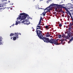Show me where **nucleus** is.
Listing matches in <instances>:
<instances>
[{
  "mask_svg": "<svg viewBox=\"0 0 73 73\" xmlns=\"http://www.w3.org/2000/svg\"><path fill=\"white\" fill-rule=\"evenodd\" d=\"M36 34L38 37L41 39V40H42L44 41V42L48 43L50 42L51 44H54L56 45H58V43L57 42L58 39H53L52 38H51L50 40L48 38L45 37L44 36H43L42 35V31H40V30H36Z\"/></svg>",
  "mask_w": 73,
  "mask_h": 73,
  "instance_id": "f257e3e1",
  "label": "nucleus"
},
{
  "mask_svg": "<svg viewBox=\"0 0 73 73\" xmlns=\"http://www.w3.org/2000/svg\"><path fill=\"white\" fill-rule=\"evenodd\" d=\"M52 6H55V7H62L63 8H66V7L64 6H62L61 5L56 4H51L49 6L46 8V9L44 10V11L46 10H48V9H49V8H50V7H52Z\"/></svg>",
  "mask_w": 73,
  "mask_h": 73,
  "instance_id": "f03ea898",
  "label": "nucleus"
},
{
  "mask_svg": "<svg viewBox=\"0 0 73 73\" xmlns=\"http://www.w3.org/2000/svg\"><path fill=\"white\" fill-rule=\"evenodd\" d=\"M28 16V15L27 14H25L23 15H22V16H20L19 17L17 18V20H20V19H21V20H24L25 19H26L27 18V17Z\"/></svg>",
  "mask_w": 73,
  "mask_h": 73,
  "instance_id": "7ed1b4c3",
  "label": "nucleus"
},
{
  "mask_svg": "<svg viewBox=\"0 0 73 73\" xmlns=\"http://www.w3.org/2000/svg\"><path fill=\"white\" fill-rule=\"evenodd\" d=\"M14 35H15V36H16L13 37V40L14 41L16 40L17 38H18L19 37V33H15Z\"/></svg>",
  "mask_w": 73,
  "mask_h": 73,
  "instance_id": "20e7f679",
  "label": "nucleus"
},
{
  "mask_svg": "<svg viewBox=\"0 0 73 73\" xmlns=\"http://www.w3.org/2000/svg\"><path fill=\"white\" fill-rule=\"evenodd\" d=\"M67 38H69V39L70 37H71L72 33H71V31H67Z\"/></svg>",
  "mask_w": 73,
  "mask_h": 73,
  "instance_id": "39448f33",
  "label": "nucleus"
},
{
  "mask_svg": "<svg viewBox=\"0 0 73 73\" xmlns=\"http://www.w3.org/2000/svg\"><path fill=\"white\" fill-rule=\"evenodd\" d=\"M57 8L58 9V12H62V13H65V12L62 11V7L59 6V7H57Z\"/></svg>",
  "mask_w": 73,
  "mask_h": 73,
  "instance_id": "423d86ee",
  "label": "nucleus"
},
{
  "mask_svg": "<svg viewBox=\"0 0 73 73\" xmlns=\"http://www.w3.org/2000/svg\"><path fill=\"white\" fill-rule=\"evenodd\" d=\"M66 7L68 9H73V7L70 6H68L66 5Z\"/></svg>",
  "mask_w": 73,
  "mask_h": 73,
  "instance_id": "0eeeda50",
  "label": "nucleus"
},
{
  "mask_svg": "<svg viewBox=\"0 0 73 73\" xmlns=\"http://www.w3.org/2000/svg\"><path fill=\"white\" fill-rule=\"evenodd\" d=\"M68 27H69L68 28V31H71V29L72 28V26L70 25H68Z\"/></svg>",
  "mask_w": 73,
  "mask_h": 73,
  "instance_id": "6e6552de",
  "label": "nucleus"
},
{
  "mask_svg": "<svg viewBox=\"0 0 73 73\" xmlns=\"http://www.w3.org/2000/svg\"><path fill=\"white\" fill-rule=\"evenodd\" d=\"M41 29V26L40 25H37L36 26V30Z\"/></svg>",
  "mask_w": 73,
  "mask_h": 73,
  "instance_id": "1a4fd4ad",
  "label": "nucleus"
},
{
  "mask_svg": "<svg viewBox=\"0 0 73 73\" xmlns=\"http://www.w3.org/2000/svg\"><path fill=\"white\" fill-rule=\"evenodd\" d=\"M67 5H68V6H70V7H73V5L72 4H71L70 3H68Z\"/></svg>",
  "mask_w": 73,
  "mask_h": 73,
  "instance_id": "9d476101",
  "label": "nucleus"
},
{
  "mask_svg": "<svg viewBox=\"0 0 73 73\" xmlns=\"http://www.w3.org/2000/svg\"><path fill=\"white\" fill-rule=\"evenodd\" d=\"M36 8V9H42V8H39V7H38V5H37L35 7Z\"/></svg>",
  "mask_w": 73,
  "mask_h": 73,
  "instance_id": "9b49d317",
  "label": "nucleus"
},
{
  "mask_svg": "<svg viewBox=\"0 0 73 73\" xmlns=\"http://www.w3.org/2000/svg\"><path fill=\"white\" fill-rule=\"evenodd\" d=\"M62 36L63 37V38H66V37H67V36H66L64 34H63V35H62Z\"/></svg>",
  "mask_w": 73,
  "mask_h": 73,
  "instance_id": "f8f14e48",
  "label": "nucleus"
},
{
  "mask_svg": "<svg viewBox=\"0 0 73 73\" xmlns=\"http://www.w3.org/2000/svg\"><path fill=\"white\" fill-rule=\"evenodd\" d=\"M49 25L46 26H45V28H46V29L47 30H48V29H49Z\"/></svg>",
  "mask_w": 73,
  "mask_h": 73,
  "instance_id": "ddd939ff",
  "label": "nucleus"
},
{
  "mask_svg": "<svg viewBox=\"0 0 73 73\" xmlns=\"http://www.w3.org/2000/svg\"><path fill=\"white\" fill-rule=\"evenodd\" d=\"M49 34V32L47 33L46 34V37H49L50 36V35Z\"/></svg>",
  "mask_w": 73,
  "mask_h": 73,
  "instance_id": "4468645a",
  "label": "nucleus"
},
{
  "mask_svg": "<svg viewBox=\"0 0 73 73\" xmlns=\"http://www.w3.org/2000/svg\"><path fill=\"white\" fill-rule=\"evenodd\" d=\"M73 40V38H72L70 39L69 41L68 42V43H70V42L72 41Z\"/></svg>",
  "mask_w": 73,
  "mask_h": 73,
  "instance_id": "2eb2a0df",
  "label": "nucleus"
},
{
  "mask_svg": "<svg viewBox=\"0 0 73 73\" xmlns=\"http://www.w3.org/2000/svg\"><path fill=\"white\" fill-rule=\"evenodd\" d=\"M15 35V34L13 33H11L10 35V36L11 37H12V36H14Z\"/></svg>",
  "mask_w": 73,
  "mask_h": 73,
  "instance_id": "dca6fc26",
  "label": "nucleus"
},
{
  "mask_svg": "<svg viewBox=\"0 0 73 73\" xmlns=\"http://www.w3.org/2000/svg\"><path fill=\"white\" fill-rule=\"evenodd\" d=\"M26 14L25 13H21L20 14V15H21V16H23L25 14Z\"/></svg>",
  "mask_w": 73,
  "mask_h": 73,
  "instance_id": "f3484780",
  "label": "nucleus"
},
{
  "mask_svg": "<svg viewBox=\"0 0 73 73\" xmlns=\"http://www.w3.org/2000/svg\"><path fill=\"white\" fill-rule=\"evenodd\" d=\"M46 12L44 11V13H43L42 14V15L43 14V16H45V13H46Z\"/></svg>",
  "mask_w": 73,
  "mask_h": 73,
  "instance_id": "a211bd4d",
  "label": "nucleus"
},
{
  "mask_svg": "<svg viewBox=\"0 0 73 73\" xmlns=\"http://www.w3.org/2000/svg\"><path fill=\"white\" fill-rule=\"evenodd\" d=\"M70 25H71V26L73 25V21H72V23H70Z\"/></svg>",
  "mask_w": 73,
  "mask_h": 73,
  "instance_id": "6ab92c4d",
  "label": "nucleus"
},
{
  "mask_svg": "<svg viewBox=\"0 0 73 73\" xmlns=\"http://www.w3.org/2000/svg\"><path fill=\"white\" fill-rule=\"evenodd\" d=\"M61 42V43H63V41H64V39L62 38V39H61V40H60Z\"/></svg>",
  "mask_w": 73,
  "mask_h": 73,
  "instance_id": "aec40b11",
  "label": "nucleus"
},
{
  "mask_svg": "<svg viewBox=\"0 0 73 73\" xmlns=\"http://www.w3.org/2000/svg\"><path fill=\"white\" fill-rule=\"evenodd\" d=\"M66 38H63L64 41H66V40H67V39H69V38H68L67 37H66Z\"/></svg>",
  "mask_w": 73,
  "mask_h": 73,
  "instance_id": "412c9836",
  "label": "nucleus"
},
{
  "mask_svg": "<svg viewBox=\"0 0 73 73\" xmlns=\"http://www.w3.org/2000/svg\"><path fill=\"white\" fill-rule=\"evenodd\" d=\"M0 45H3V43H2V42H1V38L0 37Z\"/></svg>",
  "mask_w": 73,
  "mask_h": 73,
  "instance_id": "4be33fe9",
  "label": "nucleus"
},
{
  "mask_svg": "<svg viewBox=\"0 0 73 73\" xmlns=\"http://www.w3.org/2000/svg\"><path fill=\"white\" fill-rule=\"evenodd\" d=\"M26 24L27 25H28L30 24V22L29 21H28L26 22Z\"/></svg>",
  "mask_w": 73,
  "mask_h": 73,
  "instance_id": "5701e85b",
  "label": "nucleus"
},
{
  "mask_svg": "<svg viewBox=\"0 0 73 73\" xmlns=\"http://www.w3.org/2000/svg\"><path fill=\"white\" fill-rule=\"evenodd\" d=\"M67 17L68 19V20H69V18H70V16H69V15H68V16Z\"/></svg>",
  "mask_w": 73,
  "mask_h": 73,
  "instance_id": "b1692460",
  "label": "nucleus"
},
{
  "mask_svg": "<svg viewBox=\"0 0 73 73\" xmlns=\"http://www.w3.org/2000/svg\"><path fill=\"white\" fill-rule=\"evenodd\" d=\"M13 3L12 2L10 3V5H13Z\"/></svg>",
  "mask_w": 73,
  "mask_h": 73,
  "instance_id": "393cba45",
  "label": "nucleus"
},
{
  "mask_svg": "<svg viewBox=\"0 0 73 73\" xmlns=\"http://www.w3.org/2000/svg\"><path fill=\"white\" fill-rule=\"evenodd\" d=\"M68 13H69V15H70V17H72V14H71V13H70V12Z\"/></svg>",
  "mask_w": 73,
  "mask_h": 73,
  "instance_id": "a878e982",
  "label": "nucleus"
},
{
  "mask_svg": "<svg viewBox=\"0 0 73 73\" xmlns=\"http://www.w3.org/2000/svg\"><path fill=\"white\" fill-rule=\"evenodd\" d=\"M16 23H15V25H18V24H19V23L17 22V21H16Z\"/></svg>",
  "mask_w": 73,
  "mask_h": 73,
  "instance_id": "bb28decb",
  "label": "nucleus"
},
{
  "mask_svg": "<svg viewBox=\"0 0 73 73\" xmlns=\"http://www.w3.org/2000/svg\"><path fill=\"white\" fill-rule=\"evenodd\" d=\"M59 27H62V24H59Z\"/></svg>",
  "mask_w": 73,
  "mask_h": 73,
  "instance_id": "cd10ccee",
  "label": "nucleus"
},
{
  "mask_svg": "<svg viewBox=\"0 0 73 73\" xmlns=\"http://www.w3.org/2000/svg\"><path fill=\"white\" fill-rule=\"evenodd\" d=\"M71 19H72V21H73V15L71 17Z\"/></svg>",
  "mask_w": 73,
  "mask_h": 73,
  "instance_id": "c85d7f7f",
  "label": "nucleus"
},
{
  "mask_svg": "<svg viewBox=\"0 0 73 73\" xmlns=\"http://www.w3.org/2000/svg\"><path fill=\"white\" fill-rule=\"evenodd\" d=\"M67 12L68 13H70V12H69V10H68V9H67V10H66Z\"/></svg>",
  "mask_w": 73,
  "mask_h": 73,
  "instance_id": "c756f323",
  "label": "nucleus"
},
{
  "mask_svg": "<svg viewBox=\"0 0 73 73\" xmlns=\"http://www.w3.org/2000/svg\"><path fill=\"white\" fill-rule=\"evenodd\" d=\"M25 20H24L23 21H22V23H25Z\"/></svg>",
  "mask_w": 73,
  "mask_h": 73,
  "instance_id": "7c9ffc66",
  "label": "nucleus"
},
{
  "mask_svg": "<svg viewBox=\"0 0 73 73\" xmlns=\"http://www.w3.org/2000/svg\"><path fill=\"white\" fill-rule=\"evenodd\" d=\"M40 24H41V22H39V23H38V25H40Z\"/></svg>",
  "mask_w": 73,
  "mask_h": 73,
  "instance_id": "2f4dec72",
  "label": "nucleus"
},
{
  "mask_svg": "<svg viewBox=\"0 0 73 73\" xmlns=\"http://www.w3.org/2000/svg\"><path fill=\"white\" fill-rule=\"evenodd\" d=\"M42 17H40V20H42Z\"/></svg>",
  "mask_w": 73,
  "mask_h": 73,
  "instance_id": "473e14b6",
  "label": "nucleus"
},
{
  "mask_svg": "<svg viewBox=\"0 0 73 73\" xmlns=\"http://www.w3.org/2000/svg\"><path fill=\"white\" fill-rule=\"evenodd\" d=\"M3 7V5L0 4V7Z\"/></svg>",
  "mask_w": 73,
  "mask_h": 73,
  "instance_id": "72a5a7b5",
  "label": "nucleus"
},
{
  "mask_svg": "<svg viewBox=\"0 0 73 73\" xmlns=\"http://www.w3.org/2000/svg\"><path fill=\"white\" fill-rule=\"evenodd\" d=\"M47 12H50V10H48L47 11Z\"/></svg>",
  "mask_w": 73,
  "mask_h": 73,
  "instance_id": "f704fd0d",
  "label": "nucleus"
},
{
  "mask_svg": "<svg viewBox=\"0 0 73 73\" xmlns=\"http://www.w3.org/2000/svg\"><path fill=\"white\" fill-rule=\"evenodd\" d=\"M71 3H72V4H73V0H71Z\"/></svg>",
  "mask_w": 73,
  "mask_h": 73,
  "instance_id": "c9c22d12",
  "label": "nucleus"
},
{
  "mask_svg": "<svg viewBox=\"0 0 73 73\" xmlns=\"http://www.w3.org/2000/svg\"><path fill=\"white\" fill-rule=\"evenodd\" d=\"M4 4H7V3H5V2H4Z\"/></svg>",
  "mask_w": 73,
  "mask_h": 73,
  "instance_id": "e433bc0d",
  "label": "nucleus"
},
{
  "mask_svg": "<svg viewBox=\"0 0 73 73\" xmlns=\"http://www.w3.org/2000/svg\"><path fill=\"white\" fill-rule=\"evenodd\" d=\"M59 38L61 37V35H59Z\"/></svg>",
  "mask_w": 73,
  "mask_h": 73,
  "instance_id": "4c0bfd02",
  "label": "nucleus"
},
{
  "mask_svg": "<svg viewBox=\"0 0 73 73\" xmlns=\"http://www.w3.org/2000/svg\"><path fill=\"white\" fill-rule=\"evenodd\" d=\"M1 1L2 2H3V1H5V0H2Z\"/></svg>",
  "mask_w": 73,
  "mask_h": 73,
  "instance_id": "58836bf2",
  "label": "nucleus"
},
{
  "mask_svg": "<svg viewBox=\"0 0 73 73\" xmlns=\"http://www.w3.org/2000/svg\"><path fill=\"white\" fill-rule=\"evenodd\" d=\"M18 35H21V33H18Z\"/></svg>",
  "mask_w": 73,
  "mask_h": 73,
  "instance_id": "ea45409f",
  "label": "nucleus"
},
{
  "mask_svg": "<svg viewBox=\"0 0 73 73\" xmlns=\"http://www.w3.org/2000/svg\"><path fill=\"white\" fill-rule=\"evenodd\" d=\"M40 29V30H42V31H43V29L42 28L41 29H41Z\"/></svg>",
  "mask_w": 73,
  "mask_h": 73,
  "instance_id": "a19ab883",
  "label": "nucleus"
},
{
  "mask_svg": "<svg viewBox=\"0 0 73 73\" xmlns=\"http://www.w3.org/2000/svg\"><path fill=\"white\" fill-rule=\"evenodd\" d=\"M15 25L14 24H13L12 25H11V26H12L13 27Z\"/></svg>",
  "mask_w": 73,
  "mask_h": 73,
  "instance_id": "79ce46f5",
  "label": "nucleus"
},
{
  "mask_svg": "<svg viewBox=\"0 0 73 73\" xmlns=\"http://www.w3.org/2000/svg\"><path fill=\"white\" fill-rule=\"evenodd\" d=\"M26 23H27V22H28V20H26Z\"/></svg>",
  "mask_w": 73,
  "mask_h": 73,
  "instance_id": "37998d69",
  "label": "nucleus"
},
{
  "mask_svg": "<svg viewBox=\"0 0 73 73\" xmlns=\"http://www.w3.org/2000/svg\"><path fill=\"white\" fill-rule=\"evenodd\" d=\"M33 31H35V29H33Z\"/></svg>",
  "mask_w": 73,
  "mask_h": 73,
  "instance_id": "c03bdc74",
  "label": "nucleus"
},
{
  "mask_svg": "<svg viewBox=\"0 0 73 73\" xmlns=\"http://www.w3.org/2000/svg\"><path fill=\"white\" fill-rule=\"evenodd\" d=\"M39 22H41V20H40V21H39Z\"/></svg>",
  "mask_w": 73,
  "mask_h": 73,
  "instance_id": "a18cd8bd",
  "label": "nucleus"
},
{
  "mask_svg": "<svg viewBox=\"0 0 73 73\" xmlns=\"http://www.w3.org/2000/svg\"><path fill=\"white\" fill-rule=\"evenodd\" d=\"M50 37L52 38V36H50Z\"/></svg>",
  "mask_w": 73,
  "mask_h": 73,
  "instance_id": "49530a36",
  "label": "nucleus"
},
{
  "mask_svg": "<svg viewBox=\"0 0 73 73\" xmlns=\"http://www.w3.org/2000/svg\"><path fill=\"white\" fill-rule=\"evenodd\" d=\"M8 2L9 3H10V1H8Z\"/></svg>",
  "mask_w": 73,
  "mask_h": 73,
  "instance_id": "de8ad7c7",
  "label": "nucleus"
},
{
  "mask_svg": "<svg viewBox=\"0 0 73 73\" xmlns=\"http://www.w3.org/2000/svg\"><path fill=\"white\" fill-rule=\"evenodd\" d=\"M42 25H43V26H44V24H42Z\"/></svg>",
  "mask_w": 73,
  "mask_h": 73,
  "instance_id": "09e8293b",
  "label": "nucleus"
},
{
  "mask_svg": "<svg viewBox=\"0 0 73 73\" xmlns=\"http://www.w3.org/2000/svg\"><path fill=\"white\" fill-rule=\"evenodd\" d=\"M13 38L12 37L11 38V39H12Z\"/></svg>",
  "mask_w": 73,
  "mask_h": 73,
  "instance_id": "8fccbe9b",
  "label": "nucleus"
},
{
  "mask_svg": "<svg viewBox=\"0 0 73 73\" xmlns=\"http://www.w3.org/2000/svg\"><path fill=\"white\" fill-rule=\"evenodd\" d=\"M66 23V22H65V24H66V23Z\"/></svg>",
  "mask_w": 73,
  "mask_h": 73,
  "instance_id": "3c124183",
  "label": "nucleus"
},
{
  "mask_svg": "<svg viewBox=\"0 0 73 73\" xmlns=\"http://www.w3.org/2000/svg\"><path fill=\"white\" fill-rule=\"evenodd\" d=\"M51 13H50V12H49V14H50Z\"/></svg>",
  "mask_w": 73,
  "mask_h": 73,
  "instance_id": "603ef678",
  "label": "nucleus"
},
{
  "mask_svg": "<svg viewBox=\"0 0 73 73\" xmlns=\"http://www.w3.org/2000/svg\"><path fill=\"white\" fill-rule=\"evenodd\" d=\"M40 1H42L43 0H40Z\"/></svg>",
  "mask_w": 73,
  "mask_h": 73,
  "instance_id": "864d4df0",
  "label": "nucleus"
},
{
  "mask_svg": "<svg viewBox=\"0 0 73 73\" xmlns=\"http://www.w3.org/2000/svg\"><path fill=\"white\" fill-rule=\"evenodd\" d=\"M62 5H64V4Z\"/></svg>",
  "mask_w": 73,
  "mask_h": 73,
  "instance_id": "5fc2aeb1",
  "label": "nucleus"
},
{
  "mask_svg": "<svg viewBox=\"0 0 73 73\" xmlns=\"http://www.w3.org/2000/svg\"><path fill=\"white\" fill-rule=\"evenodd\" d=\"M11 27H12L11 26H10V27L11 28Z\"/></svg>",
  "mask_w": 73,
  "mask_h": 73,
  "instance_id": "6e6d98bb",
  "label": "nucleus"
},
{
  "mask_svg": "<svg viewBox=\"0 0 73 73\" xmlns=\"http://www.w3.org/2000/svg\"><path fill=\"white\" fill-rule=\"evenodd\" d=\"M24 24H25V23H24Z\"/></svg>",
  "mask_w": 73,
  "mask_h": 73,
  "instance_id": "4d7b16f0",
  "label": "nucleus"
},
{
  "mask_svg": "<svg viewBox=\"0 0 73 73\" xmlns=\"http://www.w3.org/2000/svg\"><path fill=\"white\" fill-rule=\"evenodd\" d=\"M27 16H29V15H27Z\"/></svg>",
  "mask_w": 73,
  "mask_h": 73,
  "instance_id": "13d9d810",
  "label": "nucleus"
},
{
  "mask_svg": "<svg viewBox=\"0 0 73 73\" xmlns=\"http://www.w3.org/2000/svg\"><path fill=\"white\" fill-rule=\"evenodd\" d=\"M6 1H7V0H6Z\"/></svg>",
  "mask_w": 73,
  "mask_h": 73,
  "instance_id": "bf43d9fd",
  "label": "nucleus"
},
{
  "mask_svg": "<svg viewBox=\"0 0 73 73\" xmlns=\"http://www.w3.org/2000/svg\"><path fill=\"white\" fill-rule=\"evenodd\" d=\"M72 10H73V9H72Z\"/></svg>",
  "mask_w": 73,
  "mask_h": 73,
  "instance_id": "052dcab7",
  "label": "nucleus"
}]
</instances>
